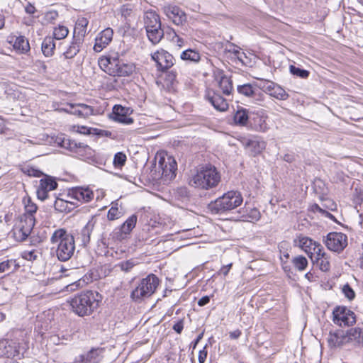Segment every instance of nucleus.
Listing matches in <instances>:
<instances>
[{
    "mask_svg": "<svg viewBox=\"0 0 363 363\" xmlns=\"http://www.w3.org/2000/svg\"><path fill=\"white\" fill-rule=\"evenodd\" d=\"M51 250L55 252L58 260L66 262L71 259L75 251L74 236L64 228L55 230L51 238Z\"/></svg>",
    "mask_w": 363,
    "mask_h": 363,
    "instance_id": "obj_1",
    "label": "nucleus"
},
{
    "mask_svg": "<svg viewBox=\"0 0 363 363\" xmlns=\"http://www.w3.org/2000/svg\"><path fill=\"white\" fill-rule=\"evenodd\" d=\"M328 343L330 348L363 347V330L355 327L347 331L330 332L328 337Z\"/></svg>",
    "mask_w": 363,
    "mask_h": 363,
    "instance_id": "obj_2",
    "label": "nucleus"
},
{
    "mask_svg": "<svg viewBox=\"0 0 363 363\" xmlns=\"http://www.w3.org/2000/svg\"><path fill=\"white\" fill-rule=\"evenodd\" d=\"M101 298L98 292L86 291L74 296L69 303L73 312L83 317L90 315L98 308Z\"/></svg>",
    "mask_w": 363,
    "mask_h": 363,
    "instance_id": "obj_3",
    "label": "nucleus"
},
{
    "mask_svg": "<svg viewBox=\"0 0 363 363\" xmlns=\"http://www.w3.org/2000/svg\"><path fill=\"white\" fill-rule=\"evenodd\" d=\"M243 199L240 192L229 191L208 205L209 211L214 214H223L230 211L242 204Z\"/></svg>",
    "mask_w": 363,
    "mask_h": 363,
    "instance_id": "obj_4",
    "label": "nucleus"
},
{
    "mask_svg": "<svg viewBox=\"0 0 363 363\" xmlns=\"http://www.w3.org/2000/svg\"><path fill=\"white\" fill-rule=\"evenodd\" d=\"M220 182V173L216 168L207 165L198 169L190 181V184L195 187L209 189L216 187Z\"/></svg>",
    "mask_w": 363,
    "mask_h": 363,
    "instance_id": "obj_5",
    "label": "nucleus"
},
{
    "mask_svg": "<svg viewBox=\"0 0 363 363\" xmlns=\"http://www.w3.org/2000/svg\"><path fill=\"white\" fill-rule=\"evenodd\" d=\"M159 284L158 277L154 274H150L140 281L137 287L132 291L130 297L134 301L140 302L150 297L155 292Z\"/></svg>",
    "mask_w": 363,
    "mask_h": 363,
    "instance_id": "obj_6",
    "label": "nucleus"
},
{
    "mask_svg": "<svg viewBox=\"0 0 363 363\" xmlns=\"http://www.w3.org/2000/svg\"><path fill=\"white\" fill-rule=\"evenodd\" d=\"M35 223L34 216L22 215L19 223L12 230V235L16 241L22 242L30 234Z\"/></svg>",
    "mask_w": 363,
    "mask_h": 363,
    "instance_id": "obj_7",
    "label": "nucleus"
},
{
    "mask_svg": "<svg viewBox=\"0 0 363 363\" xmlns=\"http://www.w3.org/2000/svg\"><path fill=\"white\" fill-rule=\"evenodd\" d=\"M35 223L34 216L22 215L19 223L12 230V235L16 241L22 242L30 234Z\"/></svg>",
    "mask_w": 363,
    "mask_h": 363,
    "instance_id": "obj_8",
    "label": "nucleus"
},
{
    "mask_svg": "<svg viewBox=\"0 0 363 363\" xmlns=\"http://www.w3.org/2000/svg\"><path fill=\"white\" fill-rule=\"evenodd\" d=\"M294 243L308 255L312 262L314 261V257L323 256V246L308 237L299 236L294 240Z\"/></svg>",
    "mask_w": 363,
    "mask_h": 363,
    "instance_id": "obj_9",
    "label": "nucleus"
},
{
    "mask_svg": "<svg viewBox=\"0 0 363 363\" xmlns=\"http://www.w3.org/2000/svg\"><path fill=\"white\" fill-rule=\"evenodd\" d=\"M157 169L160 174V178L164 182H169L176 177L177 164L175 160L172 157H162L159 160Z\"/></svg>",
    "mask_w": 363,
    "mask_h": 363,
    "instance_id": "obj_10",
    "label": "nucleus"
},
{
    "mask_svg": "<svg viewBox=\"0 0 363 363\" xmlns=\"http://www.w3.org/2000/svg\"><path fill=\"white\" fill-rule=\"evenodd\" d=\"M324 241L328 250L338 253L347 246V236L342 233H329Z\"/></svg>",
    "mask_w": 363,
    "mask_h": 363,
    "instance_id": "obj_11",
    "label": "nucleus"
},
{
    "mask_svg": "<svg viewBox=\"0 0 363 363\" xmlns=\"http://www.w3.org/2000/svg\"><path fill=\"white\" fill-rule=\"evenodd\" d=\"M259 88L262 91L279 100H286L289 96L282 87L272 81L262 79Z\"/></svg>",
    "mask_w": 363,
    "mask_h": 363,
    "instance_id": "obj_12",
    "label": "nucleus"
},
{
    "mask_svg": "<svg viewBox=\"0 0 363 363\" xmlns=\"http://www.w3.org/2000/svg\"><path fill=\"white\" fill-rule=\"evenodd\" d=\"M151 58L156 62L157 69L162 72H164L172 67L175 62L173 55L163 49L152 53Z\"/></svg>",
    "mask_w": 363,
    "mask_h": 363,
    "instance_id": "obj_13",
    "label": "nucleus"
},
{
    "mask_svg": "<svg viewBox=\"0 0 363 363\" xmlns=\"http://www.w3.org/2000/svg\"><path fill=\"white\" fill-rule=\"evenodd\" d=\"M333 320L340 326H349L356 322V317L352 311L345 306H338L333 311Z\"/></svg>",
    "mask_w": 363,
    "mask_h": 363,
    "instance_id": "obj_14",
    "label": "nucleus"
},
{
    "mask_svg": "<svg viewBox=\"0 0 363 363\" xmlns=\"http://www.w3.org/2000/svg\"><path fill=\"white\" fill-rule=\"evenodd\" d=\"M237 91L239 95L249 99L255 104L263 101L264 95L252 84H245L237 86Z\"/></svg>",
    "mask_w": 363,
    "mask_h": 363,
    "instance_id": "obj_15",
    "label": "nucleus"
},
{
    "mask_svg": "<svg viewBox=\"0 0 363 363\" xmlns=\"http://www.w3.org/2000/svg\"><path fill=\"white\" fill-rule=\"evenodd\" d=\"M65 111L84 118L96 114V110L92 106L84 104H68Z\"/></svg>",
    "mask_w": 363,
    "mask_h": 363,
    "instance_id": "obj_16",
    "label": "nucleus"
},
{
    "mask_svg": "<svg viewBox=\"0 0 363 363\" xmlns=\"http://www.w3.org/2000/svg\"><path fill=\"white\" fill-rule=\"evenodd\" d=\"M57 187V183L51 177L46 176L45 178L40 180L39 186L37 189V196L44 201L48 198V192L55 189Z\"/></svg>",
    "mask_w": 363,
    "mask_h": 363,
    "instance_id": "obj_17",
    "label": "nucleus"
},
{
    "mask_svg": "<svg viewBox=\"0 0 363 363\" xmlns=\"http://www.w3.org/2000/svg\"><path fill=\"white\" fill-rule=\"evenodd\" d=\"M131 113L132 110L130 108L115 105L113 108L111 118L118 123L131 124L133 123V119L129 116Z\"/></svg>",
    "mask_w": 363,
    "mask_h": 363,
    "instance_id": "obj_18",
    "label": "nucleus"
},
{
    "mask_svg": "<svg viewBox=\"0 0 363 363\" xmlns=\"http://www.w3.org/2000/svg\"><path fill=\"white\" fill-rule=\"evenodd\" d=\"M102 348H92L88 352L79 355L74 363H99L102 358Z\"/></svg>",
    "mask_w": 363,
    "mask_h": 363,
    "instance_id": "obj_19",
    "label": "nucleus"
},
{
    "mask_svg": "<svg viewBox=\"0 0 363 363\" xmlns=\"http://www.w3.org/2000/svg\"><path fill=\"white\" fill-rule=\"evenodd\" d=\"M164 13L176 25L182 24L186 20L185 13L177 6H164Z\"/></svg>",
    "mask_w": 363,
    "mask_h": 363,
    "instance_id": "obj_20",
    "label": "nucleus"
},
{
    "mask_svg": "<svg viewBox=\"0 0 363 363\" xmlns=\"http://www.w3.org/2000/svg\"><path fill=\"white\" fill-rule=\"evenodd\" d=\"M113 35V31L110 28H106L101 31L99 35L96 38L94 50L96 52H101L112 40Z\"/></svg>",
    "mask_w": 363,
    "mask_h": 363,
    "instance_id": "obj_21",
    "label": "nucleus"
},
{
    "mask_svg": "<svg viewBox=\"0 0 363 363\" xmlns=\"http://www.w3.org/2000/svg\"><path fill=\"white\" fill-rule=\"evenodd\" d=\"M18 354L17 345L15 342L10 340L0 341V357H14Z\"/></svg>",
    "mask_w": 363,
    "mask_h": 363,
    "instance_id": "obj_22",
    "label": "nucleus"
},
{
    "mask_svg": "<svg viewBox=\"0 0 363 363\" xmlns=\"http://www.w3.org/2000/svg\"><path fill=\"white\" fill-rule=\"evenodd\" d=\"M69 196L79 201L86 203L93 199L94 194L89 188L76 187L70 191Z\"/></svg>",
    "mask_w": 363,
    "mask_h": 363,
    "instance_id": "obj_23",
    "label": "nucleus"
},
{
    "mask_svg": "<svg viewBox=\"0 0 363 363\" xmlns=\"http://www.w3.org/2000/svg\"><path fill=\"white\" fill-rule=\"evenodd\" d=\"M252 119V115H250L248 111L242 107L238 108L233 116L235 125L247 128Z\"/></svg>",
    "mask_w": 363,
    "mask_h": 363,
    "instance_id": "obj_24",
    "label": "nucleus"
},
{
    "mask_svg": "<svg viewBox=\"0 0 363 363\" xmlns=\"http://www.w3.org/2000/svg\"><path fill=\"white\" fill-rule=\"evenodd\" d=\"M208 99L213 107L220 111H225L228 108L227 99H224L220 94L214 92L212 96H208Z\"/></svg>",
    "mask_w": 363,
    "mask_h": 363,
    "instance_id": "obj_25",
    "label": "nucleus"
},
{
    "mask_svg": "<svg viewBox=\"0 0 363 363\" xmlns=\"http://www.w3.org/2000/svg\"><path fill=\"white\" fill-rule=\"evenodd\" d=\"M144 23L145 30L159 28L161 26V22L159 16L155 11H148L144 15Z\"/></svg>",
    "mask_w": 363,
    "mask_h": 363,
    "instance_id": "obj_26",
    "label": "nucleus"
},
{
    "mask_svg": "<svg viewBox=\"0 0 363 363\" xmlns=\"http://www.w3.org/2000/svg\"><path fill=\"white\" fill-rule=\"evenodd\" d=\"M89 21L86 18H79L75 24L73 38L84 40V38L86 33V27Z\"/></svg>",
    "mask_w": 363,
    "mask_h": 363,
    "instance_id": "obj_27",
    "label": "nucleus"
},
{
    "mask_svg": "<svg viewBox=\"0 0 363 363\" xmlns=\"http://www.w3.org/2000/svg\"><path fill=\"white\" fill-rule=\"evenodd\" d=\"M252 119L250 123L249 128L250 129L255 130L257 131H265L267 129V125L266 123L265 119L259 116L251 114Z\"/></svg>",
    "mask_w": 363,
    "mask_h": 363,
    "instance_id": "obj_28",
    "label": "nucleus"
},
{
    "mask_svg": "<svg viewBox=\"0 0 363 363\" xmlns=\"http://www.w3.org/2000/svg\"><path fill=\"white\" fill-rule=\"evenodd\" d=\"M147 36L149 40L154 45L157 44L164 35V31L161 26L146 30Z\"/></svg>",
    "mask_w": 363,
    "mask_h": 363,
    "instance_id": "obj_29",
    "label": "nucleus"
},
{
    "mask_svg": "<svg viewBox=\"0 0 363 363\" xmlns=\"http://www.w3.org/2000/svg\"><path fill=\"white\" fill-rule=\"evenodd\" d=\"M55 209L61 213H69L75 207L72 201H68L62 199L57 198L54 203Z\"/></svg>",
    "mask_w": 363,
    "mask_h": 363,
    "instance_id": "obj_30",
    "label": "nucleus"
},
{
    "mask_svg": "<svg viewBox=\"0 0 363 363\" xmlns=\"http://www.w3.org/2000/svg\"><path fill=\"white\" fill-rule=\"evenodd\" d=\"M83 40H81L80 39L73 38V41L72 42L71 45L63 54L65 57L66 59H72L75 57L79 52L80 46Z\"/></svg>",
    "mask_w": 363,
    "mask_h": 363,
    "instance_id": "obj_31",
    "label": "nucleus"
},
{
    "mask_svg": "<svg viewBox=\"0 0 363 363\" xmlns=\"http://www.w3.org/2000/svg\"><path fill=\"white\" fill-rule=\"evenodd\" d=\"M55 49V43L54 38L52 37H46L42 43V52L46 57H50L53 55Z\"/></svg>",
    "mask_w": 363,
    "mask_h": 363,
    "instance_id": "obj_32",
    "label": "nucleus"
},
{
    "mask_svg": "<svg viewBox=\"0 0 363 363\" xmlns=\"http://www.w3.org/2000/svg\"><path fill=\"white\" fill-rule=\"evenodd\" d=\"M135 69V66L133 63H124L121 60L119 62L118 70H117L116 76L118 77H128L131 75Z\"/></svg>",
    "mask_w": 363,
    "mask_h": 363,
    "instance_id": "obj_33",
    "label": "nucleus"
},
{
    "mask_svg": "<svg viewBox=\"0 0 363 363\" xmlns=\"http://www.w3.org/2000/svg\"><path fill=\"white\" fill-rule=\"evenodd\" d=\"M95 225V221L92 218L88 221L86 225L81 230V235L82 242L84 245H86L90 241V235L92 233Z\"/></svg>",
    "mask_w": 363,
    "mask_h": 363,
    "instance_id": "obj_34",
    "label": "nucleus"
},
{
    "mask_svg": "<svg viewBox=\"0 0 363 363\" xmlns=\"http://www.w3.org/2000/svg\"><path fill=\"white\" fill-rule=\"evenodd\" d=\"M180 58L184 61L198 62L201 60V55L194 50L187 49L181 53Z\"/></svg>",
    "mask_w": 363,
    "mask_h": 363,
    "instance_id": "obj_35",
    "label": "nucleus"
},
{
    "mask_svg": "<svg viewBox=\"0 0 363 363\" xmlns=\"http://www.w3.org/2000/svg\"><path fill=\"white\" fill-rule=\"evenodd\" d=\"M218 85L223 94L226 96H230L231 94L233 83L230 78L226 76L221 77L219 80Z\"/></svg>",
    "mask_w": 363,
    "mask_h": 363,
    "instance_id": "obj_36",
    "label": "nucleus"
},
{
    "mask_svg": "<svg viewBox=\"0 0 363 363\" xmlns=\"http://www.w3.org/2000/svg\"><path fill=\"white\" fill-rule=\"evenodd\" d=\"M323 256L314 257V261L319 266V268L323 272H328L330 269V264L327 254L322 251Z\"/></svg>",
    "mask_w": 363,
    "mask_h": 363,
    "instance_id": "obj_37",
    "label": "nucleus"
},
{
    "mask_svg": "<svg viewBox=\"0 0 363 363\" xmlns=\"http://www.w3.org/2000/svg\"><path fill=\"white\" fill-rule=\"evenodd\" d=\"M13 48L22 53H25L30 50L28 40L24 36L17 37Z\"/></svg>",
    "mask_w": 363,
    "mask_h": 363,
    "instance_id": "obj_38",
    "label": "nucleus"
},
{
    "mask_svg": "<svg viewBox=\"0 0 363 363\" xmlns=\"http://www.w3.org/2000/svg\"><path fill=\"white\" fill-rule=\"evenodd\" d=\"M137 216L133 214L130 216L122 225L121 232L124 234H128L135 228L137 223Z\"/></svg>",
    "mask_w": 363,
    "mask_h": 363,
    "instance_id": "obj_39",
    "label": "nucleus"
},
{
    "mask_svg": "<svg viewBox=\"0 0 363 363\" xmlns=\"http://www.w3.org/2000/svg\"><path fill=\"white\" fill-rule=\"evenodd\" d=\"M167 35L170 38L171 41L179 48H182L185 45L186 41L182 37L177 34L175 30L172 28H169L166 31Z\"/></svg>",
    "mask_w": 363,
    "mask_h": 363,
    "instance_id": "obj_40",
    "label": "nucleus"
},
{
    "mask_svg": "<svg viewBox=\"0 0 363 363\" xmlns=\"http://www.w3.org/2000/svg\"><path fill=\"white\" fill-rule=\"evenodd\" d=\"M246 146L250 147L252 151L253 154H257L260 152L265 147V143L264 141H259L257 140H249L246 144Z\"/></svg>",
    "mask_w": 363,
    "mask_h": 363,
    "instance_id": "obj_41",
    "label": "nucleus"
},
{
    "mask_svg": "<svg viewBox=\"0 0 363 363\" xmlns=\"http://www.w3.org/2000/svg\"><path fill=\"white\" fill-rule=\"evenodd\" d=\"M79 145L77 154L82 159H89L94 155V150L89 145L82 143Z\"/></svg>",
    "mask_w": 363,
    "mask_h": 363,
    "instance_id": "obj_42",
    "label": "nucleus"
},
{
    "mask_svg": "<svg viewBox=\"0 0 363 363\" xmlns=\"http://www.w3.org/2000/svg\"><path fill=\"white\" fill-rule=\"evenodd\" d=\"M23 202L25 204V213L23 215L34 216L38 209L36 204L31 201L30 197L25 198Z\"/></svg>",
    "mask_w": 363,
    "mask_h": 363,
    "instance_id": "obj_43",
    "label": "nucleus"
},
{
    "mask_svg": "<svg viewBox=\"0 0 363 363\" xmlns=\"http://www.w3.org/2000/svg\"><path fill=\"white\" fill-rule=\"evenodd\" d=\"M292 263L294 267L298 271H303L308 266L307 259L302 256L298 255L293 258Z\"/></svg>",
    "mask_w": 363,
    "mask_h": 363,
    "instance_id": "obj_44",
    "label": "nucleus"
},
{
    "mask_svg": "<svg viewBox=\"0 0 363 363\" xmlns=\"http://www.w3.org/2000/svg\"><path fill=\"white\" fill-rule=\"evenodd\" d=\"M110 62L107 71V74L111 76H116L117 70H118V66L120 60L118 57L109 56Z\"/></svg>",
    "mask_w": 363,
    "mask_h": 363,
    "instance_id": "obj_45",
    "label": "nucleus"
},
{
    "mask_svg": "<svg viewBox=\"0 0 363 363\" xmlns=\"http://www.w3.org/2000/svg\"><path fill=\"white\" fill-rule=\"evenodd\" d=\"M79 144H82V143H78L76 140H71L69 138H64L62 141V147L68 149L70 151L75 152L76 154L79 149Z\"/></svg>",
    "mask_w": 363,
    "mask_h": 363,
    "instance_id": "obj_46",
    "label": "nucleus"
},
{
    "mask_svg": "<svg viewBox=\"0 0 363 363\" xmlns=\"http://www.w3.org/2000/svg\"><path fill=\"white\" fill-rule=\"evenodd\" d=\"M79 144H82V143H78L76 140H71L69 138H64L62 141V147L68 149L70 151L75 152L76 154L79 149Z\"/></svg>",
    "mask_w": 363,
    "mask_h": 363,
    "instance_id": "obj_47",
    "label": "nucleus"
},
{
    "mask_svg": "<svg viewBox=\"0 0 363 363\" xmlns=\"http://www.w3.org/2000/svg\"><path fill=\"white\" fill-rule=\"evenodd\" d=\"M225 50L234 55V56L240 62L243 63L242 56H245L244 52H240V48L236 46L233 43H228V45L225 48Z\"/></svg>",
    "mask_w": 363,
    "mask_h": 363,
    "instance_id": "obj_48",
    "label": "nucleus"
},
{
    "mask_svg": "<svg viewBox=\"0 0 363 363\" xmlns=\"http://www.w3.org/2000/svg\"><path fill=\"white\" fill-rule=\"evenodd\" d=\"M69 33V30L64 26L59 25L55 28L53 31L54 38L56 40H62L65 38Z\"/></svg>",
    "mask_w": 363,
    "mask_h": 363,
    "instance_id": "obj_49",
    "label": "nucleus"
},
{
    "mask_svg": "<svg viewBox=\"0 0 363 363\" xmlns=\"http://www.w3.org/2000/svg\"><path fill=\"white\" fill-rule=\"evenodd\" d=\"M137 264V262L131 259L126 261L121 262L117 264V267L125 273L130 272V270Z\"/></svg>",
    "mask_w": 363,
    "mask_h": 363,
    "instance_id": "obj_50",
    "label": "nucleus"
},
{
    "mask_svg": "<svg viewBox=\"0 0 363 363\" xmlns=\"http://www.w3.org/2000/svg\"><path fill=\"white\" fill-rule=\"evenodd\" d=\"M290 72L295 76L299 77L302 79H306L309 76V72L308 70L299 68L294 65H291Z\"/></svg>",
    "mask_w": 363,
    "mask_h": 363,
    "instance_id": "obj_51",
    "label": "nucleus"
},
{
    "mask_svg": "<svg viewBox=\"0 0 363 363\" xmlns=\"http://www.w3.org/2000/svg\"><path fill=\"white\" fill-rule=\"evenodd\" d=\"M126 155L121 152H117L113 158V164L116 167H121L123 166L126 162Z\"/></svg>",
    "mask_w": 363,
    "mask_h": 363,
    "instance_id": "obj_52",
    "label": "nucleus"
},
{
    "mask_svg": "<svg viewBox=\"0 0 363 363\" xmlns=\"http://www.w3.org/2000/svg\"><path fill=\"white\" fill-rule=\"evenodd\" d=\"M133 11L134 6L130 4L123 5L119 9V12L121 16H123L125 19L131 16V14L133 13Z\"/></svg>",
    "mask_w": 363,
    "mask_h": 363,
    "instance_id": "obj_53",
    "label": "nucleus"
},
{
    "mask_svg": "<svg viewBox=\"0 0 363 363\" xmlns=\"http://www.w3.org/2000/svg\"><path fill=\"white\" fill-rule=\"evenodd\" d=\"M23 172L30 177H40L43 175V173L33 167H27L23 169Z\"/></svg>",
    "mask_w": 363,
    "mask_h": 363,
    "instance_id": "obj_54",
    "label": "nucleus"
},
{
    "mask_svg": "<svg viewBox=\"0 0 363 363\" xmlns=\"http://www.w3.org/2000/svg\"><path fill=\"white\" fill-rule=\"evenodd\" d=\"M121 217V212L117 207L112 206L108 211L107 218L109 220H113Z\"/></svg>",
    "mask_w": 363,
    "mask_h": 363,
    "instance_id": "obj_55",
    "label": "nucleus"
},
{
    "mask_svg": "<svg viewBox=\"0 0 363 363\" xmlns=\"http://www.w3.org/2000/svg\"><path fill=\"white\" fill-rule=\"evenodd\" d=\"M342 292H343L344 295L345 296V297H347L349 300L354 299V298L355 296V293H354V290L351 288V286L348 284H346L345 285H344V286L342 287Z\"/></svg>",
    "mask_w": 363,
    "mask_h": 363,
    "instance_id": "obj_56",
    "label": "nucleus"
},
{
    "mask_svg": "<svg viewBox=\"0 0 363 363\" xmlns=\"http://www.w3.org/2000/svg\"><path fill=\"white\" fill-rule=\"evenodd\" d=\"M247 217L251 219V221H257L261 217L260 212L257 208H252L247 213Z\"/></svg>",
    "mask_w": 363,
    "mask_h": 363,
    "instance_id": "obj_57",
    "label": "nucleus"
},
{
    "mask_svg": "<svg viewBox=\"0 0 363 363\" xmlns=\"http://www.w3.org/2000/svg\"><path fill=\"white\" fill-rule=\"evenodd\" d=\"M110 62L109 56L108 57H101L99 60V66L100 68L107 73L108 65Z\"/></svg>",
    "mask_w": 363,
    "mask_h": 363,
    "instance_id": "obj_58",
    "label": "nucleus"
},
{
    "mask_svg": "<svg viewBox=\"0 0 363 363\" xmlns=\"http://www.w3.org/2000/svg\"><path fill=\"white\" fill-rule=\"evenodd\" d=\"M15 263V260L13 259H7L0 263V273L5 272L8 271L11 265Z\"/></svg>",
    "mask_w": 363,
    "mask_h": 363,
    "instance_id": "obj_59",
    "label": "nucleus"
},
{
    "mask_svg": "<svg viewBox=\"0 0 363 363\" xmlns=\"http://www.w3.org/2000/svg\"><path fill=\"white\" fill-rule=\"evenodd\" d=\"M22 257L28 261L35 260L37 258L36 252L32 251H24L22 254Z\"/></svg>",
    "mask_w": 363,
    "mask_h": 363,
    "instance_id": "obj_60",
    "label": "nucleus"
},
{
    "mask_svg": "<svg viewBox=\"0 0 363 363\" xmlns=\"http://www.w3.org/2000/svg\"><path fill=\"white\" fill-rule=\"evenodd\" d=\"M58 17V13L55 11H50L45 13V20L49 22L52 23L53 21H55Z\"/></svg>",
    "mask_w": 363,
    "mask_h": 363,
    "instance_id": "obj_61",
    "label": "nucleus"
},
{
    "mask_svg": "<svg viewBox=\"0 0 363 363\" xmlns=\"http://www.w3.org/2000/svg\"><path fill=\"white\" fill-rule=\"evenodd\" d=\"M206 347H207V345H206L203 348V350H200L199 352L198 358H199V363H204V362L207 357L208 352H207Z\"/></svg>",
    "mask_w": 363,
    "mask_h": 363,
    "instance_id": "obj_62",
    "label": "nucleus"
},
{
    "mask_svg": "<svg viewBox=\"0 0 363 363\" xmlns=\"http://www.w3.org/2000/svg\"><path fill=\"white\" fill-rule=\"evenodd\" d=\"M184 328L183 320H179L173 325V330L180 334Z\"/></svg>",
    "mask_w": 363,
    "mask_h": 363,
    "instance_id": "obj_63",
    "label": "nucleus"
},
{
    "mask_svg": "<svg viewBox=\"0 0 363 363\" xmlns=\"http://www.w3.org/2000/svg\"><path fill=\"white\" fill-rule=\"evenodd\" d=\"M209 301H210V297L208 296H205L199 300L198 305L199 306H203L208 304L209 303Z\"/></svg>",
    "mask_w": 363,
    "mask_h": 363,
    "instance_id": "obj_64",
    "label": "nucleus"
}]
</instances>
